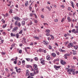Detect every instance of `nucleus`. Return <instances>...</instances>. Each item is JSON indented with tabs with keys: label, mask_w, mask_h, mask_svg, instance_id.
Instances as JSON below:
<instances>
[{
	"label": "nucleus",
	"mask_w": 78,
	"mask_h": 78,
	"mask_svg": "<svg viewBox=\"0 0 78 78\" xmlns=\"http://www.w3.org/2000/svg\"><path fill=\"white\" fill-rule=\"evenodd\" d=\"M45 61L44 60H41V63L42 65H45Z\"/></svg>",
	"instance_id": "9"
},
{
	"label": "nucleus",
	"mask_w": 78,
	"mask_h": 78,
	"mask_svg": "<svg viewBox=\"0 0 78 78\" xmlns=\"http://www.w3.org/2000/svg\"><path fill=\"white\" fill-rule=\"evenodd\" d=\"M30 75L31 76H34V73H30Z\"/></svg>",
	"instance_id": "20"
},
{
	"label": "nucleus",
	"mask_w": 78,
	"mask_h": 78,
	"mask_svg": "<svg viewBox=\"0 0 78 78\" xmlns=\"http://www.w3.org/2000/svg\"><path fill=\"white\" fill-rule=\"evenodd\" d=\"M1 21L3 23H5V20H4V19H2V20Z\"/></svg>",
	"instance_id": "32"
},
{
	"label": "nucleus",
	"mask_w": 78,
	"mask_h": 78,
	"mask_svg": "<svg viewBox=\"0 0 78 78\" xmlns=\"http://www.w3.org/2000/svg\"><path fill=\"white\" fill-rule=\"evenodd\" d=\"M32 8V7H31L30 5L29 9H30V11H31V9Z\"/></svg>",
	"instance_id": "44"
},
{
	"label": "nucleus",
	"mask_w": 78,
	"mask_h": 78,
	"mask_svg": "<svg viewBox=\"0 0 78 78\" xmlns=\"http://www.w3.org/2000/svg\"><path fill=\"white\" fill-rule=\"evenodd\" d=\"M14 19L15 20H18V21H20V18L17 16H16L14 17Z\"/></svg>",
	"instance_id": "1"
},
{
	"label": "nucleus",
	"mask_w": 78,
	"mask_h": 78,
	"mask_svg": "<svg viewBox=\"0 0 78 78\" xmlns=\"http://www.w3.org/2000/svg\"><path fill=\"white\" fill-rule=\"evenodd\" d=\"M43 43L44 45H47L48 44V42L47 41H43Z\"/></svg>",
	"instance_id": "15"
},
{
	"label": "nucleus",
	"mask_w": 78,
	"mask_h": 78,
	"mask_svg": "<svg viewBox=\"0 0 78 78\" xmlns=\"http://www.w3.org/2000/svg\"><path fill=\"white\" fill-rule=\"evenodd\" d=\"M51 55L53 56V57H56V55L55 53H53L51 54Z\"/></svg>",
	"instance_id": "13"
},
{
	"label": "nucleus",
	"mask_w": 78,
	"mask_h": 78,
	"mask_svg": "<svg viewBox=\"0 0 78 78\" xmlns=\"http://www.w3.org/2000/svg\"><path fill=\"white\" fill-rule=\"evenodd\" d=\"M21 24L23 26L25 25V22L24 21H22Z\"/></svg>",
	"instance_id": "16"
},
{
	"label": "nucleus",
	"mask_w": 78,
	"mask_h": 78,
	"mask_svg": "<svg viewBox=\"0 0 78 78\" xmlns=\"http://www.w3.org/2000/svg\"><path fill=\"white\" fill-rule=\"evenodd\" d=\"M34 38H35V39H37V40L39 39V37H37L36 36L34 37Z\"/></svg>",
	"instance_id": "41"
},
{
	"label": "nucleus",
	"mask_w": 78,
	"mask_h": 78,
	"mask_svg": "<svg viewBox=\"0 0 78 78\" xmlns=\"http://www.w3.org/2000/svg\"><path fill=\"white\" fill-rule=\"evenodd\" d=\"M60 62L62 65H65L66 64V62L63 60H61Z\"/></svg>",
	"instance_id": "6"
},
{
	"label": "nucleus",
	"mask_w": 78,
	"mask_h": 78,
	"mask_svg": "<svg viewBox=\"0 0 78 78\" xmlns=\"http://www.w3.org/2000/svg\"><path fill=\"white\" fill-rule=\"evenodd\" d=\"M9 13H12V9H10L9 11Z\"/></svg>",
	"instance_id": "43"
},
{
	"label": "nucleus",
	"mask_w": 78,
	"mask_h": 78,
	"mask_svg": "<svg viewBox=\"0 0 78 78\" xmlns=\"http://www.w3.org/2000/svg\"><path fill=\"white\" fill-rule=\"evenodd\" d=\"M76 33L78 34V29H76V31L74 32V34H76Z\"/></svg>",
	"instance_id": "26"
},
{
	"label": "nucleus",
	"mask_w": 78,
	"mask_h": 78,
	"mask_svg": "<svg viewBox=\"0 0 78 78\" xmlns=\"http://www.w3.org/2000/svg\"><path fill=\"white\" fill-rule=\"evenodd\" d=\"M39 52H44V50L43 49H42L41 48H40L39 49Z\"/></svg>",
	"instance_id": "27"
},
{
	"label": "nucleus",
	"mask_w": 78,
	"mask_h": 78,
	"mask_svg": "<svg viewBox=\"0 0 78 78\" xmlns=\"http://www.w3.org/2000/svg\"><path fill=\"white\" fill-rule=\"evenodd\" d=\"M20 70H21V69L20 68H19V69H16V72H17V73H20Z\"/></svg>",
	"instance_id": "11"
},
{
	"label": "nucleus",
	"mask_w": 78,
	"mask_h": 78,
	"mask_svg": "<svg viewBox=\"0 0 78 78\" xmlns=\"http://www.w3.org/2000/svg\"><path fill=\"white\" fill-rule=\"evenodd\" d=\"M19 33H17L16 34V38L18 39L19 38Z\"/></svg>",
	"instance_id": "24"
},
{
	"label": "nucleus",
	"mask_w": 78,
	"mask_h": 78,
	"mask_svg": "<svg viewBox=\"0 0 78 78\" xmlns=\"http://www.w3.org/2000/svg\"><path fill=\"white\" fill-rule=\"evenodd\" d=\"M14 64H17V60H16L15 61H14Z\"/></svg>",
	"instance_id": "53"
},
{
	"label": "nucleus",
	"mask_w": 78,
	"mask_h": 78,
	"mask_svg": "<svg viewBox=\"0 0 78 78\" xmlns=\"http://www.w3.org/2000/svg\"><path fill=\"white\" fill-rule=\"evenodd\" d=\"M64 56H70V54H66L64 55Z\"/></svg>",
	"instance_id": "38"
},
{
	"label": "nucleus",
	"mask_w": 78,
	"mask_h": 78,
	"mask_svg": "<svg viewBox=\"0 0 78 78\" xmlns=\"http://www.w3.org/2000/svg\"><path fill=\"white\" fill-rule=\"evenodd\" d=\"M33 13H30V17H32L33 16Z\"/></svg>",
	"instance_id": "59"
},
{
	"label": "nucleus",
	"mask_w": 78,
	"mask_h": 78,
	"mask_svg": "<svg viewBox=\"0 0 78 78\" xmlns=\"http://www.w3.org/2000/svg\"><path fill=\"white\" fill-rule=\"evenodd\" d=\"M46 8L47 9H48L49 11H51V9H50L49 6H47Z\"/></svg>",
	"instance_id": "21"
},
{
	"label": "nucleus",
	"mask_w": 78,
	"mask_h": 78,
	"mask_svg": "<svg viewBox=\"0 0 78 78\" xmlns=\"http://www.w3.org/2000/svg\"><path fill=\"white\" fill-rule=\"evenodd\" d=\"M28 1H27L25 3V6L27 7V6H28Z\"/></svg>",
	"instance_id": "23"
},
{
	"label": "nucleus",
	"mask_w": 78,
	"mask_h": 78,
	"mask_svg": "<svg viewBox=\"0 0 78 78\" xmlns=\"http://www.w3.org/2000/svg\"><path fill=\"white\" fill-rule=\"evenodd\" d=\"M59 51H60L61 52H62V49L61 48H60L59 49Z\"/></svg>",
	"instance_id": "57"
},
{
	"label": "nucleus",
	"mask_w": 78,
	"mask_h": 78,
	"mask_svg": "<svg viewBox=\"0 0 78 78\" xmlns=\"http://www.w3.org/2000/svg\"><path fill=\"white\" fill-rule=\"evenodd\" d=\"M46 33H49L50 32V30L49 29H47L45 31Z\"/></svg>",
	"instance_id": "14"
},
{
	"label": "nucleus",
	"mask_w": 78,
	"mask_h": 78,
	"mask_svg": "<svg viewBox=\"0 0 78 78\" xmlns=\"http://www.w3.org/2000/svg\"><path fill=\"white\" fill-rule=\"evenodd\" d=\"M2 55H5V54H6V53L3 52H2Z\"/></svg>",
	"instance_id": "54"
},
{
	"label": "nucleus",
	"mask_w": 78,
	"mask_h": 78,
	"mask_svg": "<svg viewBox=\"0 0 78 78\" xmlns=\"http://www.w3.org/2000/svg\"><path fill=\"white\" fill-rule=\"evenodd\" d=\"M33 67L34 69H37V65H36V64H33Z\"/></svg>",
	"instance_id": "5"
},
{
	"label": "nucleus",
	"mask_w": 78,
	"mask_h": 78,
	"mask_svg": "<svg viewBox=\"0 0 78 78\" xmlns=\"http://www.w3.org/2000/svg\"><path fill=\"white\" fill-rule=\"evenodd\" d=\"M77 21V19H76L75 20H73V22H76Z\"/></svg>",
	"instance_id": "42"
},
{
	"label": "nucleus",
	"mask_w": 78,
	"mask_h": 78,
	"mask_svg": "<svg viewBox=\"0 0 78 78\" xmlns=\"http://www.w3.org/2000/svg\"><path fill=\"white\" fill-rule=\"evenodd\" d=\"M27 68H30H30H32V66L30 65H27Z\"/></svg>",
	"instance_id": "22"
},
{
	"label": "nucleus",
	"mask_w": 78,
	"mask_h": 78,
	"mask_svg": "<svg viewBox=\"0 0 78 78\" xmlns=\"http://www.w3.org/2000/svg\"><path fill=\"white\" fill-rule=\"evenodd\" d=\"M30 45H33V42H31Z\"/></svg>",
	"instance_id": "64"
},
{
	"label": "nucleus",
	"mask_w": 78,
	"mask_h": 78,
	"mask_svg": "<svg viewBox=\"0 0 78 78\" xmlns=\"http://www.w3.org/2000/svg\"><path fill=\"white\" fill-rule=\"evenodd\" d=\"M36 70L37 73H39V69H38V68H37L36 69Z\"/></svg>",
	"instance_id": "36"
},
{
	"label": "nucleus",
	"mask_w": 78,
	"mask_h": 78,
	"mask_svg": "<svg viewBox=\"0 0 78 78\" xmlns=\"http://www.w3.org/2000/svg\"><path fill=\"white\" fill-rule=\"evenodd\" d=\"M18 30V27H15L12 29V31H13V32H15L16 30Z\"/></svg>",
	"instance_id": "4"
},
{
	"label": "nucleus",
	"mask_w": 78,
	"mask_h": 78,
	"mask_svg": "<svg viewBox=\"0 0 78 78\" xmlns=\"http://www.w3.org/2000/svg\"><path fill=\"white\" fill-rule=\"evenodd\" d=\"M23 30H21L19 32V34H22L23 33Z\"/></svg>",
	"instance_id": "40"
},
{
	"label": "nucleus",
	"mask_w": 78,
	"mask_h": 78,
	"mask_svg": "<svg viewBox=\"0 0 78 78\" xmlns=\"http://www.w3.org/2000/svg\"><path fill=\"white\" fill-rule=\"evenodd\" d=\"M28 75H29V73H26V76H28Z\"/></svg>",
	"instance_id": "50"
},
{
	"label": "nucleus",
	"mask_w": 78,
	"mask_h": 78,
	"mask_svg": "<svg viewBox=\"0 0 78 78\" xmlns=\"http://www.w3.org/2000/svg\"><path fill=\"white\" fill-rule=\"evenodd\" d=\"M22 50H20L19 51V53H22Z\"/></svg>",
	"instance_id": "45"
},
{
	"label": "nucleus",
	"mask_w": 78,
	"mask_h": 78,
	"mask_svg": "<svg viewBox=\"0 0 78 78\" xmlns=\"http://www.w3.org/2000/svg\"><path fill=\"white\" fill-rule=\"evenodd\" d=\"M55 44L56 45V47H59L58 44L57 43H55Z\"/></svg>",
	"instance_id": "58"
},
{
	"label": "nucleus",
	"mask_w": 78,
	"mask_h": 78,
	"mask_svg": "<svg viewBox=\"0 0 78 78\" xmlns=\"http://www.w3.org/2000/svg\"><path fill=\"white\" fill-rule=\"evenodd\" d=\"M50 55H48L46 56V59H47V60H48V61H50Z\"/></svg>",
	"instance_id": "10"
},
{
	"label": "nucleus",
	"mask_w": 78,
	"mask_h": 78,
	"mask_svg": "<svg viewBox=\"0 0 78 78\" xmlns=\"http://www.w3.org/2000/svg\"><path fill=\"white\" fill-rule=\"evenodd\" d=\"M55 61H59V59L57 58L55 60Z\"/></svg>",
	"instance_id": "49"
},
{
	"label": "nucleus",
	"mask_w": 78,
	"mask_h": 78,
	"mask_svg": "<svg viewBox=\"0 0 78 78\" xmlns=\"http://www.w3.org/2000/svg\"><path fill=\"white\" fill-rule=\"evenodd\" d=\"M27 78H34V77H30V76H29Z\"/></svg>",
	"instance_id": "56"
},
{
	"label": "nucleus",
	"mask_w": 78,
	"mask_h": 78,
	"mask_svg": "<svg viewBox=\"0 0 78 78\" xmlns=\"http://www.w3.org/2000/svg\"><path fill=\"white\" fill-rule=\"evenodd\" d=\"M64 20H65V19L64 18H63L61 20V22H63L64 21Z\"/></svg>",
	"instance_id": "48"
},
{
	"label": "nucleus",
	"mask_w": 78,
	"mask_h": 78,
	"mask_svg": "<svg viewBox=\"0 0 78 78\" xmlns=\"http://www.w3.org/2000/svg\"><path fill=\"white\" fill-rule=\"evenodd\" d=\"M54 68H55V70H58V69H59L61 67V66H56V65H54Z\"/></svg>",
	"instance_id": "2"
},
{
	"label": "nucleus",
	"mask_w": 78,
	"mask_h": 78,
	"mask_svg": "<svg viewBox=\"0 0 78 78\" xmlns=\"http://www.w3.org/2000/svg\"><path fill=\"white\" fill-rule=\"evenodd\" d=\"M23 39L21 41L22 42L23 44V42L24 41V43H26V39H25V37L23 38Z\"/></svg>",
	"instance_id": "8"
},
{
	"label": "nucleus",
	"mask_w": 78,
	"mask_h": 78,
	"mask_svg": "<svg viewBox=\"0 0 78 78\" xmlns=\"http://www.w3.org/2000/svg\"><path fill=\"white\" fill-rule=\"evenodd\" d=\"M17 23H18V21H16L15 23H14V24H15V26H17Z\"/></svg>",
	"instance_id": "33"
},
{
	"label": "nucleus",
	"mask_w": 78,
	"mask_h": 78,
	"mask_svg": "<svg viewBox=\"0 0 78 78\" xmlns=\"http://www.w3.org/2000/svg\"><path fill=\"white\" fill-rule=\"evenodd\" d=\"M70 3L71 4L72 7L73 8H74V4H73V2H72V1H71Z\"/></svg>",
	"instance_id": "12"
},
{
	"label": "nucleus",
	"mask_w": 78,
	"mask_h": 78,
	"mask_svg": "<svg viewBox=\"0 0 78 78\" xmlns=\"http://www.w3.org/2000/svg\"><path fill=\"white\" fill-rule=\"evenodd\" d=\"M74 71V69H70V72H73Z\"/></svg>",
	"instance_id": "34"
},
{
	"label": "nucleus",
	"mask_w": 78,
	"mask_h": 78,
	"mask_svg": "<svg viewBox=\"0 0 78 78\" xmlns=\"http://www.w3.org/2000/svg\"><path fill=\"white\" fill-rule=\"evenodd\" d=\"M23 20H25V21H27V20H28V19L27 18H24L23 19Z\"/></svg>",
	"instance_id": "37"
},
{
	"label": "nucleus",
	"mask_w": 78,
	"mask_h": 78,
	"mask_svg": "<svg viewBox=\"0 0 78 78\" xmlns=\"http://www.w3.org/2000/svg\"><path fill=\"white\" fill-rule=\"evenodd\" d=\"M19 46L20 47H22V46H23V44H22V43H20L19 45Z\"/></svg>",
	"instance_id": "55"
},
{
	"label": "nucleus",
	"mask_w": 78,
	"mask_h": 78,
	"mask_svg": "<svg viewBox=\"0 0 78 78\" xmlns=\"http://www.w3.org/2000/svg\"><path fill=\"white\" fill-rule=\"evenodd\" d=\"M55 53H56V54H57V55H60L59 52L57 51H55Z\"/></svg>",
	"instance_id": "28"
},
{
	"label": "nucleus",
	"mask_w": 78,
	"mask_h": 78,
	"mask_svg": "<svg viewBox=\"0 0 78 78\" xmlns=\"http://www.w3.org/2000/svg\"><path fill=\"white\" fill-rule=\"evenodd\" d=\"M64 58L65 59H67V56H64Z\"/></svg>",
	"instance_id": "62"
},
{
	"label": "nucleus",
	"mask_w": 78,
	"mask_h": 78,
	"mask_svg": "<svg viewBox=\"0 0 78 78\" xmlns=\"http://www.w3.org/2000/svg\"><path fill=\"white\" fill-rule=\"evenodd\" d=\"M68 43H69V42L68 41L65 42V44L66 45V44H68Z\"/></svg>",
	"instance_id": "63"
},
{
	"label": "nucleus",
	"mask_w": 78,
	"mask_h": 78,
	"mask_svg": "<svg viewBox=\"0 0 78 78\" xmlns=\"http://www.w3.org/2000/svg\"><path fill=\"white\" fill-rule=\"evenodd\" d=\"M16 72H13L12 73V76H13V75H16Z\"/></svg>",
	"instance_id": "29"
},
{
	"label": "nucleus",
	"mask_w": 78,
	"mask_h": 78,
	"mask_svg": "<svg viewBox=\"0 0 78 78\" xmlns=\"http://www.w3.org/2000/svg\"><path fill=\"white\" fill-rule=\"evenodd\" d=\"M7 25V24H5V26L4 25L2 26V28H5V27H6Z\"/></svg>",
	"instance_id": "39"
},
{
	"label": "nucleus",
	"mask_w": 78,
	"mask_h": 78,
	"mask_svg": "<svg viewBox=\"0 0 78 78\" xmlns=\"http://www.w3.org/2000/svg\"><path fill=\"white\" fill-rule=\"evenodd\" d=\"M73 46V43H70L68 45V47L69 48H70V47H72Z\"/></svg>",
	"instance_id": "3"
},
{
	"label": "nucleus",
	"mask_w": 78,
	"mask_h": 78,
	"mask_svg": "<svg viewBox=\"0 0 78 78\" xmlns=\"http://www.w3.org/2000/svg\"><path fill=\"white\" fill-rule=\"evenodd\" d=\"M58 19H55L54 20V21L55 22H58Z\"/></svg>",
	"instance_id": "47"
},
{
	"label": "nucleus",
	"mask_w": 78,
	"mask_h": 78,
	"mask_svg": "<svg viewBox=\"0 0 78 78\" xmlns=\"http://www.w3.org/2000/svg\"><path fill=\"white\" fill-rule=\"evenodd\" d=\"M71 31L73 33H74L75 32V29H73Z\"/></svg>",
	"instance_id": "31"
},
{
	"label": "nucleus",
	"mask_w": 78,
	"mask_h": 78,
	"mask_svg": "<svg viewBox=\"0 0 78 78\" xmlns=\"http://www.w3.org/2000/svg\"><path fill=\"white\" fill-rule=\"evenodd\" d=\"M29 23L30 24V25H32L33 24V22H32L31 21H30Z\"/></svg>",
	"instance_id": "46"
},
{
	"label": "nucleus",
	"mask_w": 78,
	"mask_h": 78,
	"mask_svg": "<svg viewBox=\"0 0 78 78\" xmlns=\"http://www.w3.org/2000/svg\"><path fill=\"white\" fill-rule=\"evenodd\" d=\"M26 60L27 61L29 62L30 61V58H26Z\"/></svg>",
	"instance_id": "35"
},
{
	"label": "nucleus",
	"mask_w": 78,
	"mask_h": 78,
	"mask_svg": "<svg viewBox=\"0 0 78 78\" xmlns=\"http://www.w3.org/2000/svg\"><path fill=\"white\" fill-rule=\"evenodd\" d=\"M11 36L12 37H15L16 36V34H13L12 33H11Z\"/></svg>",
	"instance_id": "17"
},
{
	"label": "nucleus",
	"mask_w": 78,
	"mask_h": 78,
	"mask_svg": "<svg viewBox=\"0 0 78 78\" xmlns=\"http://www.w3.org/2000/svg\"><path fill=\"white\" fill-rule=\"evenodd\" d=\"M22 62V64H23V63H25V60H23Z\"/></svg>",
	"instance_id": "61"
},
{
	"label": "nucleus",
	"mask_w": 78,
	"mask_h": 78,
	"mask_svg": "<svg viewBox=\"0 0 78 78\" xmlns=\"http://www.w3.org/2000/svg\"><path fill=\"white\" fill-rule=\"evenodd\" d=\"M34 59H35V61H37V59H38V58H37V57H35L34 58Z\"/></svg>",
	"instance_id": "52"
},
{
	"label": "nucleus",
	"mask_w": 78,
	"mask_h": 78,
	"mask_svg": "<svg viewBox=\"0 0 78 78\" xmlns=\"http://www.w3.org/2000/svg\"><path fill=\"white\" fill-rule=\"evenodd\" d=\"M73 51V55H76V52L75 51H74V50H72Z\"/></svg>",
	"instance_id": "25"
},
{
	"label": "nucleus",
	"mask_w": 78,
	"mask_h": 78,
	"mask_svg": "<svg viewBox=\"0 0 78 78\" xmlns=\"http://www.w3.org/2000/svg\"><path fill=\"white\" fill-rule=\"evenodd\" d=\"M46 35L47 36H50V34H48V33H47V34H46Z\"/></svg>",
	"instance_id": "51"
},
{
	"label": "nucleus",
	"mask_w": 78,
	"mask_h": 78,
	"mask_svg": "<svg viewBox=\"0 0 78 78\" xmlns=\"http://www.w3.org/2000/svg\"><path fill=\"white\" fill-rule=\"evenodd\" d=\"M71 27L72 28H73V23H72L71 25Z\"/></svg>",
	"instance_id": "60"
},
{
	"label": "nucleus",
	"mask_w": 78,
	"mask_h": 78,
	"mask_svg": "<svg viewBox=\"0 0 78 78\" xmlns=\"http://www.w3.org/2000/svg\"><path fill=\"white\" fill-rule=\"evenodd\" d=\"M48 48L49 50H51L52 49V47L51 46V45H49L48 46Z\"/></svg>",
	"instance_id": "30"
},
{
	"label": "nucleus",
	"mask_w": 78,
	"mask_h": 78,
	"mask_svg": "<svg viewBox=\"0 0 78 78\" xmlns=\"http://www.w3.org/2000/svg\"><path fill=\"white\" fill-rule=\"evenodd\" d=\"M67 20L68 22H70L72 21V19H71V18H70L69 16H68L67 17Z\"/></svg>",
	"instance_id": "7"
},
{
	"label": "nucleus",
	"mask_w": 78,
	"mask_h": 78,
	"mask_svg": "<svg viewBox=\"0 0 78 78\" xmlns=\"http://www.w3.org/2000/svg\"><path fill=\"white\" fill-rule=\"evenodd\" d=\"M74 48H75L76 50L77 48H78V45H76V46H73Z\"/></svg>",
	"instance_id": "19"
},
{
	"label": "nucleus",
	"mask_w": 78,
	"mask_h": 78,
	"mask_svg": "<svg viewBox=\"0 0 78 78\" xmlns=\"http://www.w3.org/2000/svg\"><path fill=\"white\" fill-rule=\"evenodd\" d=\"M17 25L18 27H20L21 26V23H20V22H19L17 23Z\"/></svg>",
	"instance_id": "18"
}]
</instances>
